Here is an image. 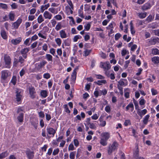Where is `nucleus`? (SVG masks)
I'll return each instance as SVG.
<instances>
[{
	"instance_id": "22",
	"label": "nucleus",
	"mask_w": 159,
	"mask_h": 159,
	"mask_svg": "<svg viewBox=\"0 0 159 159\" xmlns=\"http://www.w3.org/2000/svg\"><path fill=\"white\" fill-rule=\"evenodd\" d=\"M1 34L2 37L4 39H7V35L6 32L3 29L1 30Z\"/></svg>"
},
{
	"instance_id": "39",
	"label": "nucleus",
	"mask_w": 159,
	"mask_h": 159,
	"mask_svg": "<svg viewBox=\"0 0 159 159\" xmlns=\"http://www.w3.org/2000/svg\"><path fill=\"white\" fill-rule=\"evenodd\" d=\"M106 83V81L105 80H99L97 81V83L99 85H101L102 84H105Z\"/></svg>"
},
{
	"instance_id": "12",
	"label": "nucleus",
	"mask_w": 159,
	"mask_h": 159,
	"mask_svg": "<svg viewBox=\"0 0 159 159\" xmlns=\"http://www.w3.org/2000/svg\"><path fill=\"white\" fill-rule=\"evenodd\" d=\"M134 110V106L133 103L130 102L126 107L125 110L129 112H132Z\"/></svg>"
},
{
	"instance_id": "32",
	"label": "nucleus",
	"mask_w": 159,
	"mask_h": 159,
	"mask_svg": "<svg viewBox=\"0 0 159 159\" xmlns=\"http://www.w3.org/2000/svg\"><path fill=\"white\" fill-rule=\"evenodd\" d=\"M139 104L141 107L144 105L146 101L143 97H141L139 99Z\"/></svg>"
},
{
	"instance_id": "9",
	"label": "nucleus",
	"mask_w": 159,
	"mask_h": 159,
	"mask_svg": "<svg viewBox=\"0 0 159 159\" xmlns=\"http://www.w3.org/2000/svg\"><path fill=\"white\" fill-rule=\"evenodd\" d=\"M47 63V62L46 61L43 60L42 61L36 63L35 67L37 69H39L44 67Z\"/></svg>"
},
{
	"instance_id": "40",
	"label": "nucleus",
	"mask_w": 159,
	"mask_h": 159,
	"mask_svg": "<svg viewBox=\"0 0 159 159\" xmlns=\"http://www.w3.org/2000/svg\"><path fill=\"white\" fill-rule=\"evenodd\" d=\"M55 41L56 43L59 46H60L61 43V40L59 38H57L55 39Z\"/></svg>"
},
{
	"instance_id": "52",
	"label": "nucleus",
	"mask_w": 159,
	"mask_h": 159,
	"mask_svg": "<svg viewBox=\"0 0 159 159\" xmlns=\"http://www.w3.org/2000/svg\"><path fill=\"white\" fill-rule=\"evenodd\" d=\"M59 152V149L58 148H57L54 150L52 152V155L53 156H55L57 155Z\"/></svg>"
},
{
	"instance_id": "7",
	"label": "nucleus",
	"mask_w": 159,
	"mask_h": 159,
	"mask_svg": "<svg viewBox=\"0 0 159 159\" xmlns=\"http://www.w3.org/2000/svg\"><path fill=\"white\" fill-rule=\"evenodd\" d=\"M100 66L101 68H103L104 70H108L110 69L111 67L109 62L108 61L105 62H101Z\"/></svg>"
},
{
	"instance_id": "53",
	"label": "nucleus",
	"mask_w": 159,
	"mask_h": 159,
	"mask_svg": "<svg viewBox=\"0 0 159 159\" xmlns=\"http://www.w3.org/2000/svg\"><path fill=\"white\" fill-rule=\"evenodd\" d=\"M48 49V45L46 43H44L42 46V50L46 51Z\"/></svg>"
},
{
	"instance_id": "2",
	"label": "nucleus",
	"mask_w": 159,
	"mask_h": 159,
	"mask_svg": "<svg viewBox=\"0 0 159 159\" xmlns=\"http://www.w3.org/2000/svg\"><path fill=\"white\" fill-rule=\"evenodd\" d=\"M118 147V143L115 141L113 142L111 144L109 145L107 149L108 154H111L113 151L116 150Z\"/></svg>"
},
{
	"instance_id": "51",
	"label": "nucleus",
	"mask_w": 159,
	"mask_h": 159,
	"mask_svg": "<svg viewBox=\"0 0 159 159\" xmlns=\"http://www.w3.org/2000/svg\"><path fill=\"white\" fill-rule=\"evenodd\" d=\"M91 52V50L85 49L84 52V55L85 56H88Z\"/></svg>"
},
{
	"instance_id": "13",
	"label": "nucleus",
	"mask_w": 159,
	"mask_h": 159,
	"mask_svg": "<svg viewBox=\"0 0 159 159\" xmlns=\"http://www.w3.org/2000/svg\"><path fill=\"white\" fill-rule=\"evenodd\" d=\"M21 38L18 37L15 39H12L11 42L12 44L15 45L19 44L21 41Z\"/></svg>"
},
{
	"instance_id": "31",
	"label": "nucleus",
	"mask_w": 159,
	"mask_h": 159,
	"mask_svg": "<svg viewBox=\"0 0 159 159\" xmlns=\"http://www.w3.org/2000/svg\"><path fill=\"white\" fill-rule=\"evenodd\" d=\"M49 6L50 5L48 3L42 6L41 8V12H43L45 10L47 9Z\"/></svg>"
},
{
	"instance_id": "57",
	"label": "nucleus",
	"mask_w": 159,
	"mask_h": 159,
	"mask_svg": "<svg viewBox=\"0 0 159 159\" xmlns=\"http://www.w3.org/2000/svg\"><path fill=\"white\" fill-rule=\"evenodd\" d=\"M99 117V115L97 114H94L91 117V118L93 120H96L98 119Z\"/></svg>"
},
{
	"instance_id": "35",
	"label": "nucleus",
	"mask_w": 159,
	"mask_h": 159,
	"mask_svg": "<svg viewBox=\"0 0 159 159\" xmlns=\"http://www.w3.org/2000/svg\"><path fill=\"white\" fill-rule=\"evenodd\" d=\"M46 58L48 61H52V57L50 54H47L46 55Z\"/></svg>"
},
{
	"instance_id": "1",
	"label": "nucleus",
	"mask_w": 159,
	"mask_h": 159,
	"mask_svg": "<svg viewBox=\"0 0 159 159\" xmlns=\"http://www.w3.org/2000/svg\"><path fill=\"white\" fill-rule=\"evenodd\" d=\"M110 133L108 132H104L101 134L100 143L103 146H106L107 145V141L110 138Z\"/></svg>"
},
{
	"instance_id": "64",
	"label": "nucleus",
	"mask_w": 159,
	"mask_h": 159,
	"mask_svg": "<svg viewBox=\"0 0 159 159\" xmlns=\"http://www.w3.org/2000/svg\"><path fill=\"white\" fill-rule=\"evenodd\" d=\"M131 124L130 121L129 120H125L124 123V125L125 126H127Z\"/></svg>"
},
{
	"instance_id": "54",
	"label": "nucleus",
	"mask_w": 159,
	"mask_h": 159,
	"mask_svg": "<svg viewBox=\"0 0 159 159\" xmlns=\"http://www.w3.org/2000/svg\"><path fill=\"white\" fill-rule=\"evenodd\" d=\"M50 75L48 73H44L43 75V77L47 79H49L50 77Z\"/></svg>"
},
{
	"instance_id": "6",
	"label": "nucleus",
	"mask_w": 159,
	"mask_h": 159,
	"mask_svg": "<svg viewBox=\"0 0 159 159\" xmlns=\"http://www.w3.org/2000/svg\"><path fill=\"white\" fill-rule=\"evenodd\" d=\"M22 19L20 17H19L15 22L12 23V27L15 29H18L22 23Z\"/></svg>"
},
{
	"instance_id": "27",
	"label": "nucleus",
	"mask_w": 159,
	"mask_h": 159,
	"mask_svg": "<svg viewBox=\"0 0 159 159\" xmlns=\"http://www.w3.org/2000/svg\"><path fill=\"white\" fill-rule=\"evenodd\" d=\"M152 61L154 64L159 63V57H154L152 58Z\"/></svg>"
},
{
	"instance_id": "62",
	"label": "nucleus",
	"mask_w": 159,
	"mask_h": 159,
	"mask_svg": "<svg viewBox=\"0 0 159 159\" xmlns=\"http://www.w3.org/2000/svg\"><path fill=\"white\" fill-rule=\"evenodd\" d=\"M152 33L154 34L159 36V30H153L152 31Z\"/></svg>"
},
{
	"instance_id": "61",
	"label": "nucleus",
	"mask_w": 159,
	"mask_h": 159,
	"mask_svg": "<svg viewBox=\"0 0 159 159\" xmlns=\"http://www.w3.org/2000/svg\"><path fill=\"white\" fill-rule=\"evenodd\" d=\"M121 34L120 33H117L115 35V39L116 40H118L120 38V37H121Z\"/></svg>"
},
{
	"instance_id": "38",
	"label": "nucleus",
	"mask_w": 159,
	"mask_h": 159,
	"mask_svg": "<svg viewBox=\"0 0 159 159\" xmlns=\"http://www.w3.org/2000/svg\"><path fill=\"white\" fill-rule=\"evenodd\" d=\"M152 53L154 55L159 54V50L157 48H153L152 50Z\"/></svg>"
},
{
	"instance_id": "50",
	"label": "nucleus",
	"mask_w": 159,
	"mask_h": 159,
	"mask_svg": "<svg viewBox=\"0 0 159 159\" xmlns=\"http://www.w3.org/2000/svg\"><path fill=\"white\" fill-rule=\"evenodd\" d=\"M128 51L125 49H123L121 51V54L122 56H124L127 54H129Z\"/></svg>"
},
{
	"instance_id": "19",
	"label": "nucleus",
	"mask_w": 159,
	"mask_h": 159,
	"mask_svg": "<svg viewBox=\"0 0 159 159\" xmlns=\"http://www.w3.org/2000/svg\"><path fill=\"white\" fill-rule=\"evenodd\" d=\"M73 9L74 8L72 9L68 6H67L66 7V12L67 15H69L73 13Z\"/></svg>"
},
{
	"instance_id": "41",
	"label": "nucleus",
	"mask_w": 159,
	"mask_h": 159,
	"mask_svg": "<svg viewBox=\"0 0 159 159\" xmlns=\"http://www.w3.org/2000/svg\"><path fill=\"white\" fill-rule=\"evenodd\" d=\"M68 149L69 151H73L75 149V147L72 143H71L69 144Z\"/></svg>"
},
{
	"instance_id": "34",
	"label": "nucleus",
	"mask_w": 159,
	"mask_h": 159,
	"mask_svg": "<svg viewBox=\"0 0 159 159\" xmlns=\"http://www.w3.org/2000/svg\"><path fill=\"white\" fill-rule=\"evenodd\" d=\"M38 22L39 23H41L44 20V19L42 15H40L37 18Z\"/></svg>"
},
{
	"instance_id": "3",
	"label": "nucleus",
	"mask_w": 159,
	"mask_h": 159,
	"mask_svg": "<svg viewBox=\"0 0 159 159\" xmlns=\"http://www.w3.org/2000/svg\"><path fill=\"white\" fill-rule=\"evenodd\" d=\"M5 67L6 68H10L11 67V59L7 55H5L4 56Z\"/></svg>"
},
{
	"instance_id": "24",
	"label": "nucleus",
	"mask_w": 159,
	"mask_h": 159,
	"mask_svg": "<svg viewBox=\"0 0 159 159\" xmlns=\"http://www.w3.org/2000/svg\"><path fill=\"white\" fill-rule=\"evenodd\" d=\"M8 17L11 21H14L15 17V13L13 11H11L9 13L8 15Z\"/></svg>"
},
{
	"instance_id": "48",
	"label": "nucleus",
	"mask_w": 159,
	"mask_h": 159,
	"mask_svg": "<svg viewBox=\"0 0 159 159\" xmlns=\"http://www.w3.org/2000/svg\"><path fill=\"white\" fill-rule=\"evenodd\" d=\"M75 153V152H73L70 153V159H74Z\"/></svg>"
},
{
	"instance_id": "16",
	"label": "nucleus",
	"mask_w": 159,
	"mask_h": 159,
	"mask_svg": "<svg viewBox=\"0 0 159 159\" xmlns=\"http://www.w3.org/2000/svg\"><path fill=\"white\" fill-rule=\"evenodd\" d=\"M26 154L29 159H33L34 157V152L30 150L26 151Z\"/></svg>"
},
{
	"instance_id": "10",
	"label": "nucleus",
	"mask_w": 159,
	"mask_h": 159,
	"mask_svg": "<svg viewBox=\"0 0 159 159\" xmlns=\"http://www.w3.org/2000/svg\"><path fill=\"white\" fill-rule=\"evenodd\" d=\"M29 92L30 94V96L31 98H34L35 97V89L33 87H31L29 88Z\"/></svg>"
},
{
	"instance_id": "8",
	"label": "nucleus",
	"mask_w": 159,
	"mask_h": 159,
	"mask_svg": "<svg viewBox=\"0 0 159 159\" xmlns=\"http://www.w3.org/2000/svg\"><path fill=\"white\" fill-rule=\"evenodd\" d=\"M16 99L17 102H20L22 98L21 90L16 89Z\"/></svg>"
},
{
	"instance_id": "4",
	"label": "nucleus",
	"mask_w": 159,
	"mask_h": 159,
	"mask_svg": "<svg viewBox=\"0 0 159 159\" xmlns=\"http://www.w3.org/2000/svg\"><path fill=\"white\" fill-rule=\"evenodd\" d=\"M10 75L9 71L7 70H2L1 72V81L3 82L4 81L6 80L7 77Z\"/></svg>"
},
{
	"instance_id": "63",
	"label": "nucleus",
	"mask_w": 159,
	"mask_h": 159,
	"mask_svg": "<svg viewBox=\"0 0 159 159\" xmlns=\"http://www.w3.org/2000/svg\"><path fill=\"white\" fill-rule=\"evenodd\" d=\"M105 110L106 112L107 113L111 111L110 106L109 105L106 106L105 108Z\"/></svg>"
},
{
	"instance_id": "59",
	"label": "nucleus",
	"mask_w": 159,
	"mask_h": 159,
	"mask_svg": "<svg viewBox=\"0 0 159 159\" xmlns=\"http://www.w3.org/2000/svg\"><path fill=\"white\" fill-rule=\"evenodd\" d=\"M52 150H53L52 148H49L48 149V152L46 154V156H47L48 155H49V156L51 155L52 153Z\"/></svg>"
},
{
	"instance_id": "14",
	"label": "nucleus",
	"mask_w": 159,
	"mask_h": 159,
	"mask_svg": "<svg viewBox=\"0 0 159 159\" xmlns=\"http://www.w3.org/2000/svg\"><path fill=\"white\" fill-rule=\"evenodd\" d=\"M119 84L121 86H125L128 84V82L126 79H122L118 82Z\"/></svg>"
},
{
	"instance_id": "26",
	"label": "nucleus",
	"mask_w": 159,
	"mask_h": 159,
	"mask_svg": "<svg viewBox=\"0 0 159 159\" xmlns=\"http://www.w3.org/2000/svg\"><path fill=\"white\" fill-rule=\"evenodd\" d=\"M130 30L131 33L133 35H134L135 33V31L134 29V27L133 25V24L132 22V21H131L130 22Z\"/></svg>"
},
{
	"instance_id": "37",
	"label": "nucleus",
	"mask_w": 159,
	"mask_h": 159,
	"mask_svg": "<svg viewBox=\"0 0 159 159\" xmlns=\"http://www.w3.org/2000/svg\"><path fill=\"white\" fill-rule=\"evenodd\" d=\"M154 16L149 15L146 19V20L148 22V23L154 19Z\"/></svg>"
},
{
	"instance_id": "5",
	"label": "nucleus",
	"mask_w": 159,
	"mask_h": 159,
	"mask_svg": "<svg viewBox=\"0 0 159 159\" xmlns=\"http://www.w3.org/2000/svg\"><path fill=\"white\" fill-rule=\"evenodd\" d=\"M23 108L22 107H19L18 108L17 112L20 114L19 116L17 117L18 121L20 122H22L23 120V115L22 112Z\"/></svg>"
},
{
	"instance_id": "30",
	"label": "nucleus",
	"mask_w": 159,
	"mask_h": 159,
	"mask_svg": "<svg viewBox=\"0 0 159 159\" xmlns=\"http://www.w3.org/2000/svg\"><path fill=\"white\" fill-rule=\"evenodd\" d=\"M150 117L149 115H146L143 118V122L144 125H147L148 122V120Z\"/></svg>"
},
{
	"instance_id": "42",
	"label": "nucleus",
	"mask_w": 159,
	"mask_h": 159,
	"mask_svg": "<svg viewBox=\"0 0 159 159\" xmlns=\"http://www.w3.org/2000/svg\"><path fill=\"white\" fill-rule=\"evenodd\" d=\"M123 39L125 41H127V42H129L131 39V37H129L128 38H127V35L125 34L123 36Z\"/></svg>"
},
{
	"instance_id": "45",
	"label": "nucleus",
	"mask_w": 159,
	"mask_h": 159,
	"mask_svg": "<svg viewBox=\"0 0 159 159\" xmlns=\"http://www.w3.org/2000/svg\"><path fill=\"white\" fill-rule=\"evenodd\" d=\"M99 120L100 122V125L102 127H104L106 125V122L105 120H102L100 118H99Z\"/></svg>"
},
{
	"instance_id": "28",
	"label": "nucleus",
	"mask_w": 159,
	"mask_h": 159,
	"mask_svg": "<svg viewBox=\"0 0 159 159\" xmlns=\"http://www.w3.org/2000/svg\"><path fill=\"white\" fill-rule=\"evenodd\" d=\"M151 7V5L149 3L145 4L142 7V9L143 10H146L149 9Z\"/></svg>"
},
{
	"instance_id": "58",
	"label": "nucleus",
	"mask_w": 159,
	"mask_h": 159,
	"mask_svg": "<svg viewBox=\"0 0 159 159\" xmlns=\"http://www.w3.org/2000/svg\"><path fill=\"white\" fill-rule=\"evenodd\" d=\"M26 70V69L25 68H23L21 70L20 72V75L21 77L23 76L25 74Z\"/></svg>"
},
{
	"instance_id": "29",
	"label": "nucleus",
	"mask_w": 159,
	"mask_h": 159,
	"mask_svg": "<svg viewBox=\"0 0 159 159\" xmlns=\"http://www.w3.org/2000/svg\"><path fill=\"white\" fill-rule=\"evenodd\" d=\"M94 134L93 132L92 131H90L88 132L89 135L87 136L86 139L87 140L89 141L92 139V136Z\"/></svg>"
},
{
	"instance_id": "60",
	"label": "nucleus",
	"mask_w": 159,
	"mask_h": 159,
	"mask_svg": "<svg viewBox=\"0 0 159 159\" xmlns=\"http://www.w3.org/2000/svg\"><path fill=\"white\" fill-rule=\"evenodd\" d=\"M38 36L39 37H41V38H43V39H46V37L43 34V31H41L38 34Z\"/></svg>"
},
{
	"instance_id": "44",
	"label": "nucleus",
	"mask_w": 159,
	"mask_h": 159,
	"mask_svg": "<svg viewBox=\"0 0 159 159\" xmlns=\"http://www.w3.org/2000/svg\"><path fill=\"white\" fill-rule=\"evenodd\" d=\"M48 10L51 13L54 14H57V11L53 8H50Z\"/></svg>"
},
{
	"instance_id": "11",
	"label": "nucleus",
	"mask_w": 159,
	"mask_h": 159,
	"mask_svg": "<svg viewBox=\"0 0 159 159\" xmlns=\"http://www.w3.org/2000/svg\"><path fill=\"white\" fill-rule=\"evenodd\" d=\"M44 17L45 19L50 20L52 16V14L48 11H45L43 14Z\"/></svg>"
},
{
	"instance_id": "47",
	"label": "nucleus",
	"mask_w": 159,
	"mask_h": 159,
	"mask_svg": "<svg viewBox=\"0 0 159 159\" xmlns=\"http://www.w3.org/2000/svg\"><path fill=\"white\" fill-rule=\"evenodd\" d=\"M90 118H88L86 119V120L85 121V123H84V125L85 126L89 125L90 123Z\"/></svg>"
},
{
	"instance_id": "23",
	"label": "nucleus",
	"mask_w": 159,
	"mask_h": 159,
	"mask_svg": "<svg viewBox=\"0 0 159 159\" xmlns=\"http://www.w3.org/2000/svg\"><path fill=\"white\" fill-rule=\"evenodd\" d=\"M147 13L145 12H139L137 13V15L138 17L141 19H143L145 18L147 16Z\"/></svg>"
},
{
	"instance_id": "25",
	"label": "nucleus",
	"mask_w": 159,
	"mask_h": 159,
	"mask_svg": "<svg viewBox=\"0 0 159 159\" xmlns=\"http://www.w3.org/2000/svg\"><path fill=\"white\" fill-rule=\"evenodd\" d=\"M48 92L46 90H42L40 92L41 96L43 98H45L48 96Z\"/></svg>"
},
{
	"instance_id": "15",
	"label": "nucleus",
	"mask_w": 159,
	"mask_h": 159,
	"mask_svg": "<svg viewBox=\"0 0 159 159\" xmlns=\"http://www.w3.org/2000/svg\"><path fill=\"white\" fill-rule=\"evenodd\" d=\"M29 51V48H24L21 50V54L23 55V56L25 58H26L27 55L26 54Z\"/></svg>"
},
{
	"instance_id": "18",
	"label": "nucleus",
	"mask_w": 159,
	"mask_h": 159,
	"mask_svg": "<svg viewBox=\"0 0 159 159\" xmlns=\"http://www.w3.org/2000/svg\"><path fill=\"white\" fill-rule=\"evenodd\" d=\"M59 34L60 37L62 39L66 38L67 37V34L65 30H62L60 31Z\"/></svg>"
},
{
	"instance_id": "33",
	"label": "nucleus",
	"mask_w": 159,
	"mask_h": 159,
	"mask_svg": "<svg viewBox=\"0 0 159 159\" xmlns=\"http://www.w3.org/2000/svg\"><path fill=\"white\" fill-rule=\"evenodd\" d=\"M90 23H88L85 24L84 25V30L86 31H88L90 29L91 27Z\"/></svg>"
},
{
	"instance_id": "43",
	"label": "nucleus",
	"mask_w": 159,
	"mask_h": 159,
	"mask_svg": "<svg viewBox=\"0 0 159 159\" xmlns=\"http://www.w3.org/2000/svg\"><path fill=\"white\" fill-rule=\"evenodd\" d=\"M61 23L59 22L56 25L55 29L57 31H58L61 29Z\"/></svg>"
},
{
	"instance_id": "21",
	"label": "nucleus",
	"mask_w": 159,
	"mask_h": 159,
	"mask_svg": "<svg viewBox=\"0 0 159 159\" xmlns=\"http://www.w3.org/2000/svg\"><path fill=\"white\" fill-rule=\"evenodd\" d=\"M78 67H76L73 70L71 75V77L73 80H75L76 79L77 74L76 71L78 70Z\"/></svg>"
},
{
	"instance_id": "49",
	"label": "nucleus",
	"mask_w": 159,
	"mask_h": 159,
	"mask_svg": "<svg viewBox=\"0 0 159 159\" xmlns=\"http://www.w3.org/2000/svg\"><path fill=\"white\" fill-rule=\"evenodd\" d=\"M94 95L96 98H97L98 96H99V94L98 92V90L96 89L94 92Z\"/></svg>"
},
{
	"instance_id": "36",
	"label": "nucleus",
	"mask_w": 159,
	"mask_h": 159,
	"mask_svg": "<svg viewBox=\"0 0 159 159\" xmlns=\"http://www.w3.org/2000/svg\"><path fill=\"white\" fill-rule=\"evenodd\" d=\"M8 155V153L7 152L2 153L0 154V159H3L4 158Z\"/></svg>"
},
{
	"instance_id": "56",
	"label": "nucleus",
	"mask_w": 159,
	"mask_h": 159,
	"mask_svg": "<svg viewBox=\"0 0 159 159\" xmlns=\"http://www.w3.org/2000/svg\"><path fill=\"white\" fill-rule=\"evenodd\" d=\"M78 14L79 16L82 18H84V16L83 13V12L81 10L79 9L78 10Z\"/></svg>"
},
{
	"instance_id": "20",
	"label": "nucleus",
	"mask_w": 159,
	"mask_h": 159,
	"mask_svg": "<svg viewBox=\"0 0 159 159\" xmlns=\"http://www.w3.org/2000/svg\"><path fill=\"white\" fill-rule=\"evenodd\" d=\"M48 133L49 134H52L53 136H54L55 134L56 133V131L52 128H49L47 129Z\"/></svg>"
},
{
	"instance_id": "17",
	"label": "nucleus",
	"mask_w": 159,
	"mask_h": 159,
	"mask_svg": "<svg viewBox=\"0 0 159 159\" xmlns=\"http://www.w3.org/2000/svg\"><path fill=\"white\" fill-rule=\"evenodd\" d=\"M147 112V111L146 109H144L142 110L139 109L137 111L138 114L141 117L145 115Z\"/></svg>"
},
{
	"instance_id": "46",
	"label": "nucleus",
	"mask_w": 159,
	"mask_h": 159,
	"mask_svg": "<svg viewBox=\"0 0 159 159\" xmlns=\"http://www.w3.org/2000/svg\"><path fill=\"white\" fill-rule=\"evenodd\" d=\"M17 81L16 77L15 76H13L11 80V82L14 85H15Z\"/></svg>"
},
{
	"instance_id": "55",
	"label": "nucleus",
	"mask_w": 159,
	"mask_h": 159,
	"mask_svg": "<svg viewBox=\"0 0 159 159\" xmlns=\"http://www.w3.org/2000/svg\"><path fill=\"white\" fill-rule=\"evenodd\" d=\"M139 152L138 150V148H137L136 151L134 152V155L135 158H137L139 157Z\"/></svg>"
}]
</instances>
